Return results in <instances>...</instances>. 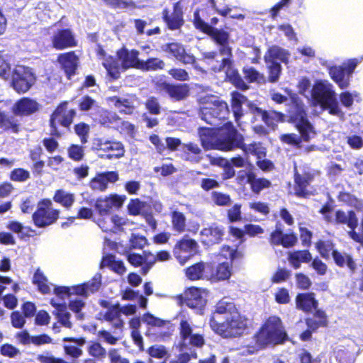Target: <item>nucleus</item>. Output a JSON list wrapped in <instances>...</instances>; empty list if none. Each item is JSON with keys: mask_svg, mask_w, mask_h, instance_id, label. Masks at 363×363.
<instances>
[{"mask_svg": "<svg viewBox=\"0 0 363 363\" xmlns=\"http://www.w3.org/2000/svg\"><path fill=\"white\" fill-rule=\"evenodd\" d=\"M199 134L203 147L206 149L230 151L240 148L245 155H255L257 159L264 158L266 155L265 149L259 143L245 144L243 136L231 123H226L217 130L211 128H201Z\"/></svg>", "mask_w": 363, "mask_h": 363, "instance_id": "f257e3e1", "label": "nucleus"}, {"mask_svg": "<svg viewBox=\"0 0 363 363\" xmlns=\"http://www.w3.org/2000/svg\"><path fill=\"white\" fill-rule=\"evenodd\" d=\"M209 324L216 333L228 338L242 335L247 320L238 313L233 302L223 299L216 305Z\"/></svg>", "mask_w": 363, "mask_h": 363, "instance_id": "f03ea898", "label": "nucleus"}, {"mask_svg": "<svg viewBox=\"0 0 363 363\" xmlns=\"http://www.w3.org/2000/svg\"><path fill=\"white\" fill-rule=\"evenodd\" d=\"M231 96L232 110L235 120L238 123H239L240 119L243 115V105L249 108L250 112L254 115L255 121L259 118L267 126L272 128H274L277 122L281 121L282 115L280 113L272 111H264L252 104L245 96L239 92H233Z\"/></svg>", "mask_w": 363, "mask_h": 363, "instance_id": "7ed1b4c3", "label": "nucleus"}, {"mask_svg": "<svg viewBox=\"0 0 363 363\" xmlns=\"http://www.w3.org/2000/svg\"><path fill=\"white\" fill-rule=\"evenodd\" d=\"M315 105H319L321 110H328L331 115H343L336 97L333 85L327 80L317 81L311 91Z\"/></svg>", "mask_w": 363, "mask_h": 363, "instance_id": "20e7f679", "label": "nucleus"}, {"mask_svg": "<svg viewBox=\"0 0 363 363\" xmlns=\"http://www.w3.org/2000/svg\"><path fill=\"white\" fill-rule=\"evenodd\" d=\"M286 334L282 326L281 319L277 316H270L262 325L256 335L257 348L248 350V353H253L255 350L268 345H277L282 342Z\"/></svg>", "mask_w": 363, "mask_h": 363, "instance_id": "39448f33", "label": "nucleus"}, {"mask_svg": "<svg viewBox=\"0 0 363 363\" xmlns=\"http://www.w3.org/2000/svg\"><path fill=\"white\" fill-rule=\"evenodd\" d=\"M199 106L201 119L211 125H216V121L225 118L229 112L227 104L214 95L201 96Z\"/></svg>", "mask_w": 363, "mask_h": 363, "instance_id": "423d86ee", "label": "nucleus"}, {"mask_svg": "<svg viewBox=\"0 0 363 363\" xmlns=\"http://www.w3.org/2000/svg\"><path fill=\"white\" fill-rule=\"evenodd\" d=\"M179 320V334L182 340L181 351L188 345L200 347L204 344V337L200 333L199 327L195 325L191 316L182 311L178 316Z\"/></svg>", "mask_w": 363, "mask_h": 363, "instance_id": "0eeeda50", "label": "nucleus"}, {"mask_svg": "<svg viewBox=\"0 0 363 363\" xmlns=\"http://www.w3.org/2000/svg\"><path fill=\"white\" fill-rule=\"evenodd\" d=\"M212 38L219 45V53L216 52H207L203 54L205 59L208 60V64L211 66L212 61L219 60L220 62H223L224 60H232V49L229 46V35L227 32L212 28L210 31Z\"/></svg>", "mask_w": 363, "mask_h": 363, "instance_id": "6e6552de", "label": "nucleus"}, {"mask_svg": "<svg viewBox=\"0 0 363 363\" xmlns=\"http://www.w3.org/2000/svg\"><path fill=\"white\" fill-rule=\"evenodd\" d=\"M60 211L53 208L50 199L40 201L33 214V221L38 228H45L55 223L59 218Z\"/></svg>", "mask_w": 363, "mask_h": 363, "instance_id": "1a4fd4ad", "label": "nucleus"}, {"mask_svg": "<svg viewBox=\"0 0 363 363\" xmlns=\"http://www.w3.org/2000/svg\"><path fill=\"white\" fill-rule=\"evenodd\" d=\"M101 274H96L93 279L88 282L72 287H55L54 292L62 298H65L70 294H77L83 297H87L90 294L94 293L99 289L101 286Z\"/></svg>", "mask_w": 363, "mask_h": 363, "instance_id": "9d476101", "label": "nucleus"}, {"mask_svg": "<svg viewBox=\"0 0 363 363\" xmlns=\"http://www.w3.org/2000/svg\"><path fill=\"white\" fill-rule=\"evenodd\" d=\"M76 112L67 108V103H62L54 111L50 118V132L53 135L59 136L62 128H67L72 123Z\"/></svg>", "mask_w": 363, "mask_h": 363, "instance_id": "9b49d317", "label": "nucleus"}, {"mask_svg": "<svg viewBox=\"0 0 363 363\" xmlns=\"http://www.w3.org/2000/svg\"><path fill=\"white\" fill-rule=\"evenodd\" d=\"M35 77L28 67L16 66L12 72V86L18 93H25L31 87Z\"/></svg>", "mask_w": 363, "mask_h": 363, "instance_id": "f8f14e48", "label": "nucleus"}, {"mask_svg": "<svg viewBox=\"0 0 363 363\" xmlns=\"http://www.w3.org/2000/svg\"><path fill=\"white\" fill-rule=\"evenodd\" d=\"M211 67L214 72H223L226 79H228L238 89L245 90L248 88L238 72L233 68V60H225L223 62H220L219 60L212 61Z\"/></svg>", "mask_w": 363, "mask_h": 363, "instance_id": "ddd939ff", "label": "nucleus"}, {"mask_svg": "<svg viewBox=\"0 0 363 363\" xmlns=\"http://www.w3.org/2000/svg\"><path fill=\"white\" fill-rule=\"evenodd\" d=\"M199 249V245L196 240L184 236L178 241L174 248V255L181 264H184L193 257Z\"/></svg>", "mask_w": 363, "mask_h": 363, "instance_id": "4468645a", "label": "nucleus"}, {"mask_svg": "<svg viewBox=\"0 0 363 363\" xmlns=\"http://www.w3.org/2000/svg\"><path fill=\"white\" fill-rule=\"evenodd\" d=\"M125 199V196L110 194L108 196L99 198L96 201L95 208L99 216H107L112 211L120 208Z\"/></svg>", "mask_w": 363, "mask_h": 363, "instance_id": "2eb2a0df", "label": "nucleus"}, {"mask_svg": "<svg viewBox=\"0 0 363 363\" xmlns=\"http://www.w3.org/2000/svg\"><path fill=\"white\" fill-rule=\"evenodd\" d=\"M313 174L308 169H305L294 165V182H295V194L298 196H306L308 191V186L312 182Z\"/></svg>", "mask_w": 363, "mask_h": 363, "instance_id": "dca6fc26", "label": "nucleus"}, {"mask_svg": "<svg viewBox=\"0 0 363 363\" xmlns=\"http://www.w3.org/2000/svg\"><path fill=\"white\" fill-rule=\"evenodd\" d=\"M93 148L108 152L106 158H120L124 155L122 143L117 141H111L103 138H96L93 140Z\"/></svg>", "mask_w": 363, "mask_h": 363, "instance_id": "f3484780", "label": "nucleus"}, {"mask_svg": "<svg viewBox=\"0 0 363 363\" xmlns=\"http://www.w3.org/2000/svg\"><path fill=\"white\" fill-rule=\"evenodd\" d=\"M208 291L203 289L191 287L185 292L186 305L194 309H197L201 313L206 303Z\"/></svg>", "mask_w": 363, "mask_h": 363, "instance_id": "a211bd4d", "label": "nucleus"}, {"mask_svg": "<svg viewBox=\"0 0 363 363\" xmlns=\"http://www.w3.org/2000/svg\"><path fill=\"white\" fill-rule=\"evenodd\" d=\"M52 45L56 50H63L77 45V41L69 28L57 30L51 38Z\"/></svg>", "mask_w": 363, "mask_h": 363, "instance_id": "6ab92c4d", "label": "nucleus"}, {"mask_svg": "<svg viewBox=\"0 0 363 363\" xmlns=\"http://www.w3.org/2000/svg\"><path fill=\"white\" fill-rule=\"evenodd\" d=\"M108 101L121 112L125 114L133 113L135 107L138 105V101L134 95L125 96H113L108 98Z\"/></svg>", "mask_w": 363, "mask_h": 363, "instance_id": "aec40b11", "label": "nucleus"}, {"mask_svg": "<svg viewBox=\"0 0 363 363\" xmlns=\"http://www.w3.org/2000/svg\"><path fill=\"white\" fill-rule=\"evenodd\" d=\"M186 277L191 280L206 279L211 280V263L201 262L196 263L186 270Z\"/></svg>", "mask_w": 363, "mask_h": 363, "instance_id": "412c9836", "label": "nucleus"}, {"mask_svg": "<svg viewBox=\"0 0 363 363\" xmlns=\"http://www.w3.org/2000/svg\"><path fill=\"white\" fill-rule=\"evenodd\" d=\"M294 119L301 137L304 141H308L315 136V133L313 128L306 118V114L303 110H299L297 115L294 117Z\"/></svg>", "mask_w": 363, "mask_h": 363, "instance_id": "4be33fe9", "label": "nucleus"}, {"mask_svg": "<svg viewBox=\"0 0 363 363\" xmlns=\"http://www.w3.org/2000/svg\"><path fill=\"white\" fill-rule=\"evenodd\" d=\"M162 50L172 55L184 64H193L195 61L194 55L186 53L183 45L178 43L164 45Z\"/></svg>", "mask_w": 363, "mask_h": 363, "instance_id": "5701e85b", "label": "nucleus"}, {"mask_svg": "<svg viewBox=\"0 0 363 363\" xmlns=\"http://www.w3.org/2000/svg\"><path fill=\"white\" fill-rule=\"evenodd\" d=\"M330 78L337 84L340 89H347L350 84V78L342 65H331L325 64Z\"/></svg>", "mask_w": 363, "mask_h": 363, "instance_id": "b1692460", "label": "nucleus"}, {"mask_svg": "<svg viewBox=\"0 0 363 363\" xmlns=\"http://www.w3.org/2000/svg\"><path fill=\"white\" fill-rule=\"evenodd\" d=\"M118 179L117 172H106L96 175L90 182V187L94 190L105 191L107 189L108 183H114Z\"/></svg>", "mask_w": 363, "mask_h": 363, "instance_id": "393cba45", "label": "nucleus"}, {"mask_svg": "<svg viewBox=\"0 0 363 363\" xmlns=\"http://www.w3.org/2000/svg\"><path fill=\"white\" fill-rule=\"evenodd\" d=\"M139 52L135 50H129L123 48L117 52V56L123 69L135 67L138 69L141 60L138 58Z\"/></svg>", "mask_w": 363, "mask_h": 363, "instance_id": "a878e982", "label": "nucleus"}, {"mask_svg": "<svg viewBox=\"0 0 363 363\" xmlns=\"http://www.w3.org/2000/svg\"><path fill=\"white\" fill-rule=\"evenodd\" d=\"M39 108V104L33 99L23 98L16 101L12 108L13 114L16 116H28Z\"/></svg>", "mask_w": 363, "mask_h": 363, "instance_id": "bb28decb", "label": "nucleus"}, {"mask_svg": "<svg viewBox=\"0 0 363 363\" xmlns=\"http://www.w3.org/2000/svg\"><path fill=\"white\" fill-rule=\"evenodd\" d=\"M163 18L168 28L171 30L179 29L184 23L182 9L180 2H177L174 6V11L169 16L168 11H163Z\"/></svg>", "mask_w": 363, "mask_h": 363, "instance_id": "cd10ccee", "label": "nucleus"}, {"mask_svg": "<svg viewBox=\"0 0 363 363\" xmlns=\"http://www.w3.org/2000/svg\"><path fill=\"white\" fill-rule=\"evenodd\" d=\"M216 267L211 263L212 281H223L228 279L232 274V262L229 261H218Z\"/></svg>", "mask_w": 363, "mask_h": 363, "instance_id": "c85d7f7f", "label": "nucleus"}, {"mask_svg": "<svg viewBox=\"0 0 363 363\" xmlns=\"http://www.w3.org/2000/svg\"><path fill=\"white\" fill-rule=\"evenodd\" d=\"M103 319L111 325L116 329L122 330L124 326V321L121 319V314L120 312V305L117 304L108 308V310L101 313Z\"/></svg>", "mask_w": 363, "mask_h": 363, "instance_id": "c756f323", "label": "nucleus"}, {"mask_svg": "<svg viewBox=\"0 0 363 363\" xmlns=\"http://www.w3.org/2000/svg\"><path fill=\"white\" fill-rule=\"evenodd\" d=\"M57 60L69 78L75 73L78 65V57L74 52L60 54Z\"/></svg>", "mask_w": 363, "mask_h": 363, "instance_id": "7c9ffc66", "label": "nucleus"}, {"mask_svg": "<svg viewBox=\"0 0 363 363\" xmlns=\"http://www.w3.org/2000/svg\"><path fill=\"white\" fill-rule=\"evenodd\" d=\"M290 53L286 50L279 46L270 47L264 55L265 62L279 63L278 61L287 64Z\"/></svg>", "mask_w": 363, "mask_h": 363, "instance_id": "2f4dec72", "label": "nucleus"}, {"mask_svg": "<svg viewBox=\"0 0 363 363\" xmlns=\"http://www.w3.org/2000/svg\"><path fill=\"white\" fill-rule=\"evenodd\" d=\"M201 241L206 244H213L220 242L223 235V229L216 225L203 229L201 233Z\"/></svg>", "mask_w": 363, "mask_h": 363, "instance_id": "473e14b6", "label": "nucleus"}, {"mask_svg": "<svg viewBox=\"0 0 363 363\" xmlns=\"http://www.w3.org/2000/svg\"><path fill=\"white\" fill-rule=\"evenodd\" d=\"M164 89L172 99L176 101L185 99L189 92V86L186 84L179 85L165 84Z\"/></svg>", "mask_w": 363, "mask_h": 363, "instance_id": "72a5a7b5", "label": "nucleus"}, {"mask_svg": "<svg viewBox=\"0 0 363 363\" xmlns=\"http://www.w3.org/2000/svg\"><path fill=\"white\" fill-rule=\"evenodd\" d=\"M296 305L298 308L304 311H311L317 308L318 302L315 299L313 294L306 293L297 296Z\"/></svg>", "mask_w": 363, "mask_h": 363, "instance_id": "f704fd0d", "label": "nucleus"}, {"mask_svg": "<svg viewBox=\"0 0 363 363\" xmlns=\"http://www.w3.org/2000/svg\"><path fill=\"white\" fill-rule=\"evenodd\" d=\"M182 157L192 162H199L201 159V150L197 144L188 143L182 146Z\"/></svg>", "mask_w": 363, "mask_h": 363, "instance_id": "c9c22d12", "label": "nucleus"}, {"mask_svg": "<svg viewBox=\"0 0 363 363\" xmlns=\"http://www.w3.org/2000/svg\"><path fill=\"white\" fill-rule=\"evenodd\" d=\"M333 257L335 264L339 267H344L347 266L352 272L355 270L356 264L350 255L337 250H333Z\"/></svg>", "mask_w": 363, "mask_h": 363, "instance_id": "e433bc0d", "label": "nucleus"}, {"mask_svg": "<svg viewBox=\"0 0 363 363\" xmlns=\"http://www.w3.org/2000/svg\"><path fill=\"white\" fill-rule=\"evenodd\" d=\"M101 266L102 267H108L116 273L122 275L126 272V268L123 262L116 260L115 256L107 255L104 256Z\"/></svg>", "mask_w": 363, "mask_h": 363, "instance_id": "4c0bfd02", "label": "nucleus"}, {"mask_svg": "<svg viewBox=\"0 0 363 363\" xmlns=\"http://www.w3.org/2000/svg\"><path fill=\"white\" fill-rule=\"evenodd\" d=\"M245 174L246 182L251 185L252 190L255 193L257 194L271 185V182L269 180L264 178H257L252 172L245 173Z\"/></svg>", "mask_w": 363, "mask_h": 363, "instance_id": "58836bf2", "label": "nucleus"}, {"mask_svg": "<svg viewBox=\"0 0 363 363\" xmlns=\"http://www.w3.org/2000/svg\"><path fill=\"white\" fill-rule=\"evenodd\" d=\"M33 283L42 294L50 293L52 285L49 284L47 277L40 269H38L34 273Z\"/></svg>", "mask_w": 363, "mask_h": 363, "instance_id": "ea45409f", "label": "nucleus"}, {"mask_svg": "<svg viewBox=\"0 0 363 363\" xmlns=\"http://www.w3.org/2000/svg\"><path fill=\"white\" fill-rule=\"evenodd\" d=\"M289 262L295 268L298 269L301 262H308L312 256L308 250L295 251L289 254Z\"/></svg>", "mask_w": 363, "mask_h": 363, "instance_id": "a19ab883", "label": "nucleus"}, {"mask_svg": "<svg viewBox=\"0 0 363 363\" xmlns=\"http://www.w3.org/2000/svg\"><path fill=\"white\" fill-rule=\"evenodd\" d=\"M335 220L338 223L347 224L351 229H355L357 225L358 220L353 211H349L347 213L342 211H337L335 213Z\"/></svg>", "mask_w": 363, "mask_h": 363, "instance_id": "79ce46f5", "label": "nucleus"}, {"mask_svg": "<svg viewBox=\"0 0 363 363\" xmlns=\"http://www.w3.org/2000/svg\"><path fill=\"white\" fill-rule=\"evenodd\" d=\"M53 199L67 208H69L74 202V195L64 190H57Z\"/></svg>", "mask_w": 363, "mask_h": 363, "instance_id": "37998d69", "label": "nucleus"}, {"mask_svg": "<svg viewBox=\"0 0 363 363\" xmlns=\"http://www.w3.org/2000/svg\"><path fill=\"white\" fill-rule=\"evenodd\" d=\"M172 228L178 233H182L186 229V217L177 211H174L171 214Z\"/></svg>", "mask_w": 363, "mask_h": 363, "instance_id": "c03bdc74", "label": "nucleus"}, {"mask_svg": "<svg viewBox=\"0 0 363 363\" xmlns=\"http://www.w3.org/2000/svg\"><path fill=\"white\" fill-rule=\"evenodd\" d=\"M165 63L159 58H149L147 60H141L138 69L143 71H155L162 69Z\"/></svg>", "mask_w": 363, "mask_h": 363, "instance_id": "a18cd8bd", "label": "nucleus"}, {"mask_svg": "<svg viewBox=\"0 0 363 363\" xmlns=\"http://www.w3.org/2000/svg\"><path fill=\"white\" fill-rule=\"evenodd\" d=\"M102 64L110 77L113 79L119 77L121 68L118 63L113 57H108L105 58Z\"/></svg>", "mask_w": 363, "mask_h": 363, "instance_id": "49530a36", "label": "nucleus"}, {"mask_svg": "<svg viewBox=\"0 0 363 363\" xmlns=\"http://www.w3.org/2000/svg\"><path fill=\"white\" fill-rule=\"evenodd\" d=\"M122 330H116L111 333L108 330L99 331V337L105 342L114 345L121 339V334Z\"/></svg>", "mask_w": 363, "mask_h": 363, "instance_id": "de8ad7c7", "label": "nucleus"}, {"mask_svg": "<svg viewBox=\"0 0 363 363\" xmlns=\"http://www.w3.org/2000/svg\"><path fill=\"white\" fill-rule=\"evenodd\" d=\"M99 216L100 217L95 220L98 226L104 232L114 233V224L112 216H110L109 215Z\"/></svg>", "mask_w": 363, "mask_h": 363, "instance_id": "09e8293b", "label": "nucleus"}, {"mask_svg": "<svg viewBox=\"0 0 363 363\" xmlns=\"http://www.w3.org/2000/svg\"><path fill=\"white\" fill-rule=\"evenodd\" d=\"M326 323V318L324 312L318 311H316L314 318L307 319L308 327L312 330H315L319 326L325 325Z\"/></svg>", "mask_w": 363, "mask_h": 363, "instance_id": "8fccbe9b", "label": "nucleus"}, {"mask_svg": "<svg viewBox=\"0 0 363 363\" xmlns=\"http://www.w3.org/2000/svg\"><path fill=\"white\" fill-rule=\"evenodd\" d=\"M16 128L13 118L0 107V130H6Z\"/></svg>", "mask_w": 363, "mask_h": 363, "instance_id": "3c124183", "label": "nucleus"}, {"mask_svg": "<svg viewBox=\"0 0 363 363\" xmlns=\"http://www.w3.org/2000/svg\"><path fill=\"white\" fill-rule=\"evenodd\" d=\"M340 100L344 106L350 107L352 105L353 101L354 100L359 101L360 100V97L357 91H354L352 93L345 91L340 95Z\"/></svg>", "mask_w": 363, "mask_h": 363, "instance_id": "603ef678", "label": "nucleus"}, {"mask_svg": "<svg viewBox=\"0 0 363 363\" xmlns=\"http://www.w3.org/2000/svg\"><path fill=\"white\" fill-rule=\"evenodd\" d=\"M212 201L220 206H225L230 204L231 199L228 194L218 191H213L211 194Z\"/></svg>", "mask_w": 363, "mask_h": 363, "instance_id": "864d4df0", "label": "nucleus"}, {"mask_svg": "<svg viewBox=\"0 0 363 363\" xmlns=\"http://www.w3.org/2000/svg\"><path fill=\"white\" fill-rule=\"evenodd\" d=\"M244 77L250 82H260L264 80L263 75L253 67H246L243 69Z\"/></svg>", "mask_w": 363, "mask_h": 363, "instance_id": "5fc2aeb1", "label": "nucleus"}, {"mask_svg": "<svg viewBox=\"0 0 363 363\" xmlns=\"http://www.w3.org/2000/svg\"><path fill=\"white\" fill-rule=\"evenodd\" d=\"M89 354L96 358L101 359L105 357L106 350L99 342H94L88 347Z\"/></svg>", "mask_w": 363, "mask_h": 363, "instance_id": "6e6d98bb", "label": "nucleus"}, {"mask_svg": "<svg viewBox=\"0 0 363 363\" xmlns=\"http://www.w3.org/2000/svg\"><path fill=\"white\" fill-rule=\"evenodd\" d=\"M269 69V80L275 82L279 79L281 67L280 63L266 62Z\"/></svg>", "mask_w": 363, "mask_h": 363, "instance_id": "4d7b16f0", "label": "nucleus"}, {"mask_svg": "<svg viewBox=\"0 0 363 363\" xmlns=\"http://www.w3.org/2000/svg\"><path fill=\"white\" fill-rule=\"evenodd\" d=\"M236 251L229 246H223L218 255V261H229L233 262L235 258Z\"/></svg>", "mask_w": 363, "mask_h": 363, "instance_id": "13d9d810", "label": "nucleus"}, {"mask_svg": "<svg viewBox=\"0 0 363 363\" xmlns=\"http://www.w3.org/2000/svg\"><path fill=\"white\" fill-rule=\"evenodd\" d=\"M316 247L323 257H328L330 253L333 255V250H335L333 249V244L329 240H320L317 242Z\"/></svg>", "mask_w": 363, "mask_h": 363, "instance_id": "bf43d9fd", "label": "nucleus"}, {"mask_svg": "<svg viewBox=\"0 0 363 363\" xmlns=\"http://www.w3.org/2000/svg\"><path fill=\"white\" fill-rule=\"evenodd\" d=\"M107 3L115 9H135V4L132 0H107Z\"/></svg>", "mask_w": 363, "mask_h": 363, "instance_id": "052dcab7", "label": "nucleus"}, {"mask_svg": "<svg viewBox=\"0 0 363 363\" xmlns=\"http://www.w3.org/2000/svg\"><path fill=\"white\" fill-rule=\"evenodd\" d=\"M145 106L151 114L158 115L160 113V105L157 99L154 96H150L147 99Z\"/></svg>", "mask_w": 363, "mask_h": 363, "instance_id": "680f3d73", "label": "nucleus"}, {"mask_svg": "<svg viewBox=\"0 0 363 363\" xmlns=\"http://www.w3.org/2000/svg\"><path fill=\"white\" fill-rule=\"evenodd\" d=\"M84 304L82 297H77L74 299L70 300L69 308L71 311L77 313V318H82L83 315L80 311L82 308H84Z\"/></svg>", "mask_w": 363, "mask_h": 363, "instance_id": "e2e57ef3", "label": "nucleus"}, {"mask_svg": "<svg viewBox=\"0 0 363 363\" xmlns=\"http://www.w3.org/2000/svg\"><path fill=\"white\" fill-rule=\"evenodd\" d=\"M75 132L80 138L82 143H86L88 140L89 126L85 123H79L74 127Z\"/></svg>", "mask_w": 363, "mask_h": 363, "instance_id": "0e129e2a", "label": "nucleus"}, {"mask_svg": "<svg viewBox=\"0 0 363 363\" xmlns=\"http://www.w3.org/2000/svg\"><path fill=\"white\" fill-rule=\"evenodd\" d=\"M36 359L40 363H64V360L54 357L50 352H44L38 354Z\"/></svg>", "mask_w": 363, "mask_h": 363, "instance_id": "69168bd1", "label": "nucleus"}, {"mask_svg": "<svg viewBox=\"0 0 363 363\" xmlns=\"http://www.w3.org/2000/svg\"><path fill=\"white\" fill-rule=\"evenodd\" d=\"M112 218L114 224V233L117 230H123L126 229V227L133 224L127 218L117 215L113 216Z\"/></svg>", "mask_w": 363, "mask_h": 363, "instance_id": "338daca9", "label": "nucleus"}, {"mask_svg": "<svg viewBox=\"0 0 363 363\" xmlns=\"http://www.w3.org/2000/svg\"><path fill=\"white\" fill-rule=\"evenodd\" d=\"M110 363H130L129 360L121 355L118 350L112 348L108 352Z\"/></svg>", "mask_w": 363, "mask_h": 363, "instance_id": "774afa93", "label": "nucleus"}]
</instances>
